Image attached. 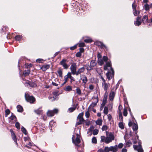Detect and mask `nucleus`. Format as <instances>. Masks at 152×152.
<instances>
[{"label":"nucleus","instance_id":"f257e3e1","mask_svg":"<svg viewBox=\"0 0 152 152\" xmlns=\"http://www.w3.org/2000/svg\"><path fill=\"white\" fill-rule=\"evenodd\" d=\"M108 68L110 69V70H109L108 72L106 73V75L107 78L109 80H110L114 76V70L111 67V64L110 62H107L104 66V70L109 69Z\"/></svg>","mask_w":152,"mask_h":152},{"label":"nucleus","instance_id":"f03ea898","mask_svg":"<svg viewBox=\"0 0 152 152\" xmlns=\"http://www.w3.org/2000/svg\"><path fill=\"white\" fill-rule=\"evenodd\" d=\"M80 130L79 128H77L75 129V132H76V137L75 140H74L75 137L73 136L72 137V142L75 143V145L77 146H79L78 144L80 142Z\"/></svg>","mask_w":152,"mask_h":152},{"label":"nucleus","instance_id":"7ed1b4c3","mask_svg":"<svg viewBox=\"0 0 152 152\" xmlns=\"http://www.w3.org/2000/svg\"><path fill=\"white\" fill-rule=\"evenodd\" d=\"M114 139V137L113 135L111 134H109L108 136L106 137H105L104 136H101V141L102 142H104L108 144L111 142Z\"/></svg>","mask_w":152,"mask_h":152},{"label":"nucleus","instance_id":"20e7f679","mask_svg":"<svg viewBox=\"0 0 152 152\" xmlns=\"http://www.w3.org/2000/svg\"><path fill=\"white\" fill-rule=\"evenodd\" d=\"M25 98L26 100L31 103H33L35 101V98L32 96H30L27 92L25 94Z\"/></svg>","mask_w":152,"mask_h":152},{"label":"nucleus","instance_id":"39448f33","mask_svg":"<svg viewBox=\"0 0 152 152\" xmlns=\"http://www.w3.org/2000/svg\"><path fill=\"white\" fill-rule=\"evenodd\" d=\"M58 111L57 109H55L52 110H48L47 113V115L49 117H52L54 114L57 113Z\"/></svg>","mask_w":152,"mask_h":152},{"label":"nucleus","instance_id":"423d86ee","mask_svg":"<svg viewBox=\"0 0 152 152\" xmlns=\"http://www.w3.org/2000/svg\"><path fill=\"white\" fill-rule=\"evenodd\" d=\"M108 60V58L106 56H104L102 59L99 58L98 60V62L99 64L100 65L102 66L104 64V62H106V63L109 61H107Z\"/></svg>","mask_w":152,"mask_h":152},{"label":"nucleus","instance_id":"0eeeda50","mask_svg":"<svg viewBox=\"0 0 152 152\" xmlns=\"http://www.w3.org/2000/svg\"><path fill=\"white\" fill-rule=\"evenodd\" d=\"M77 65L75 63L72 64L71 66L70 69L71 72L73 75H76V71Z\"/></svg>","mask_w":152,"mask_h":152},{"label":"nucleus","instance_id":"6e6552de","mask_svg":"<svg viewBox=\"0 0 152 152\" xmlns=\"http://www.w3.org/2000/svg\"><path fill=\"white\" fill-rule=\"evenodd\" d=\"M133 148L135 150L137 151L138 152H143V149L140 144L138 145H134Z\"/></svg>","mask_w":152,"mask_h":152},{"label":"nucleus","instance_id":"1a4fd4ad","mask_svg":"<svg viewBox=\"0 0 152 152\" xmlns=\"http://www.w3.org/2000/svg\"><path fill=\"white\" fill-rule=\"evenodd\" d=\"M66 60L65 59H63L60 62V64L65 69H67L69 66L66 64Z\"/></svg>","mask_w":152,"mask_h":152},{"label":"nucleus","instance_id":"9d476101","mask_svg":"<svg viewBox=\"0 0 152 152\" xmlns=\"http://www.w3.org/2000/svg\"><path fill=\"white\" fill-rule=\"evenodd\" d=\"M95 44L98 46H100L101 48H105L106 50H107V47L102 42L97 41L95 42Z\"/></svg>","mask_w":152,"mask_h":152},{"label":"nucleus","instance_id":"9b49d317","mask_svg":"<svg viewBox=\"0 0 152 152\" xmlns=\"http://www.w3.org/2000/svg\"><path fill=\"white\" fill-rule=\"evenodd\" d=\"M10 131L11 133L12 138L13 139L14 141L15 142L16 144L18 145V143L17 142L16 137L15 134L12 129H10Z\"/></svg>","mask_w":152,"mask_h":152},{"label":"nucleus","instance_id":"f8f14e48","mask_svg":"<svg viewBox=\"0 0 152 152\" xmlns=\"http://www.w3.org/2000/svg\"><path fill=\"white\" fill-rule=\"evenodd\" d=\"M83 113H80L77 117L78 120L79 121L82 123H83V122L85 121L84 120L83 117Z\"/></svg>","mask_w":152,"mask_h":152},{"label":"nucleus","instance_id":"ddd939ff","mask_svg":"<svg viewBox=\"0 0 152 152\" xmlns=\"http://www.w3.org/2000/svg\"><path fill=\"white\" fill-rule=\"evenodd\" d=\"M80 79L83 81V83L86 84L87 82V79L86 76L84 75H80Z\"/></svg>","mask_w":152,"mask_h":152},{"label":"nucleus","instance_id":"4468645a","mask_svg":"<svg viewBox=\"0 0 152 152\" xmlns=\"http://www.w3.org/2000/svg\"><path fill=\"white\" fill-rule=\"evenodd\" d=\"M85 70V68L84 67H83L79 69L77 71L76 75L77 76L79 74H80L81 73L83 72Z\"/></svg>","mask_w":152,"mask_h":152},{"label":"nucleus","instance_id":"2eb2a0df","mask_svg":"<svg viewBox=\"0 0 152 152\" xmlns=\"http://www.w3.org/2000/svg\"><path fill=\"white\" fill-rule=\"evenodd\" d=\"M102 84L104 90L106 92H107L109 84H107L105 82H102Z\"/></svg>","mask_w":152,"mask_h":152},{"label":"nucleus","instance_id":"dca6fc26","mask_svg":"<svg viewBox=\"0 0 152 152\" xmlns=\"http://www.w3.org/2000/svg\"><path fill=\"white\" fill-rule=\"evenodd\" d=\"M141 18L139 17H138L137 18L136 20L134 23V24L135 26H139L141 24Z\"/></svg>","mask_w":152,"mask_h":152},{"label":"nucleus","instance_id":"f3484780","mask_svg":"<svg viewBox=\"0 0 152 152\" xmlns=\"http://www.w3.org/2000/svg\"><path fill=\"white\" fill-rule=\"evenodd\" d=\"M96 71L99 74L100 77L102 81V82H105V81L104 79V78L102 76L101 74L100 73L102 72V70L100 69H96Z\"/></svg>","mask_w":152,"mask_h":152},{"label":"nucleus","instance_id":"a211bd4d","mask_svg":"<svg viewBox=\"0 0 152 152\" xmlns=\"http://www.w3.org/2000/svg\"><path fill=\"white\" fill-rule=\"evenodd\" d=\"M50 65L49 64H46L43 65L41 67V69L43 71H45L50 68Z\"/></svg>","mask_w":152,"mask_h":152},{"label":"nucleus","instance_id":"6ab92c4d","mask_svg":"<svg viewBox=\"0 0 152 152\" xmlns=\"http://www.w3.org/2000/svg\"><path fill=\"white\" fill-rule=\"evenodd\" d=\"M115 96V93L114 91H111L110 94L109 99L110 100L113 101Z\"/></svg>","mask_w":152,"mask_h":152},{"label":"nucleus","instance_id":"aec40b11","mask_svg":"<svg viewBox=\"0 0 152 152\" xmlns=\"http://www.w3.org/2000/svg\"><path fill=\"white\" fill-rule=\"evenodd\" d=\"M138 129V125L137 124L135 123H134L132 126V129L135 132V134H137V130Z\"/></svg>","mask_w":152,"mask_h":152},{"label":"nucleus","instance_id":"412c9836","mask_svg":"<svg viewBox=\"0 0 152 152\" xmlns=\"http://www.w3.org/2000/svg\"><path fill=\"white\" fill-rule=\"evenodd\" d=\"M98 102V99H96V102L92 103L89 107L88 109H92L95 106H96V104Z\"/></svg>","mask_w":152,"mask_h":152},{"label":"nucleus","instance_id":"4be33fe9","mask_svg":"<svg viewBox=\"0 0 152 152\" xmlns=\"http://www.w3.org/2000/svg\"><path fill=\"white\" fill-rule=\"evenodd\" d=\"M148 17L147 15L144 16L143 18L142 19V21L143 23H145L147 22H148V23H151V22L149 21L150 20L148 21Z\"/></svg>","mask_w":152,"mask_h":152},{"label":"nucleus","instance_id":"5701e85b","mask_svg":"<svg viewBox=\"0 0 152 152\" xmlns=\"http://www.w3.org/2000/svg\"><path fill=\"white\" fill-rule=\"evenodd\" d=\"M113 148V147H112L111 146L110 147H105L104 150V152H109L110 151H112L111 148Z\"/></svg>","mask_w":152,"mask_h":152},{"label":"nucleus","instance_id":"b1692460","mask_svg":"<svg viewBox=\"0 0 152 152\" xmlns=\"http://www.w3.org/2000/svg\"><path fill=\"white\" fill-rule=\"evenodd\" d=\"M25 84L28 85L31 87H35L37 86L35 83H31V82H26L25 83Z\"/></svg>","mask_w":152,"mask_h":152},{"label":"nucleus","instance_id":"393cba45","mask_svg":"<svg viewBox=\"0 0 152 152\" xmlns=\"http://www.w3.org/2000/svg\"><path fill=\"white\" fill-rule=\"evenodd\" d=\"M111 147H113V148H111L112 151L113 152H116L118 151V148L117 145H115L114 146H112Z\"/></svg>","mask_w":152,"mask_h":152},{"label":"nucleus","instance_id":"a878e982","mask_svg":"<svg viewBox=\"0 0 152 152\" xmlns=\"http://www.w3.org/2000/svg\"><path fill=\"white\" fill-rule=\"evenodd\" d=\"M17 111L18 112H22L23 111V109L22 107L20 105H18L17 107Z\"/></svg>","mask_w":152,"mask_h":152},{"label":"nucleus","instance_id":"bb28decb","mask_svg":"<svg viewBox=\"0 0 152 152\" xmlns=\"http://www.w3.org/2000/svg\"><path fill=\"white\" fill-rule=\"evenodd\" d=\"M96 63L95 62V60H92L91 61L90 65L93 68V67L95 66L96 65Z\"/></svg>","mask_w":152,"mask_h":152},{"label":"nucleus","instance_id":"cd10ccee","mask_svg":"<svg viewBox=\"0 0 152 152\" xmlns=\"http://www.w3.org/2000/svg\"><path fill=\"white\" fill-rule=\"evenodd\" d=\"M30 70L29 69H28L27 70H25L23 72V75L25 76H27L29 75L30 73Z\"/></svg>","mask_w":152,"mask_h":152},{"label":"nucleus","instance_id":"c85d7f7f","mask_svg":"<svg viewBox=\"0 0 152 152\" xmlns=\"http://www.w3.org/2000/svg\"><path fill=\"white\" fill-rule=\"evenodd\" d=\"M22 38V37L20 35H18L16 36L15 37V39L17 41H18L20 42L21 40V38Z\"/></svg>","mask_w":152,"mask_h":152},{"label":"nucleus","instance_id":"c756f323","mask_svg":"<svg viewBox=\"0 0 152 152\" xmlns=\"http://www.w3.org/2000/svg\"><path fill=\"white\" fill-rule=\"evenodd\" d=\"M57 73L59 77H62V71L61 69H59L57 71Z\"/></svg>","mask_w":152,"mask_h":152},{"label":"nucleus","instance_id":"7c9ffc66","mask_svg":"<svg viewBox=\"0 0 152 152\" xmlns=\"http://www.w3.org/2000/svg\"><path fill=\"white\" fill-rule=\"evenodd\" d=\"M84 66L86 67V69L87 70H90L93 69V68L90 65L86 64L84 65Z\"/></svg>","mask_w":152,"mask_h":152},{"label":"nucleus","instance_id":"2f4dec72","mask_svg":"<svg viewBox=\"0 0 152 152\" xmlns=\"http://www.w3.org/2000/svg\"><path fill=\"white\" fill-rule=\"evenodd\" d=\"M72 87L69 86H67L65 88L64 90L67 91H69L72 90Z\"/></svg>","mask_w":152,"mask_h":152},{"label":"nucleus","instance_id":"473e14b6","mask_svg":"<svg viewBox=\"0 0 152 152\" xmlns=\"http://www.w3.org/2000/svg\"><path fill=\"white\" fill-rule=\"evenodd\" d=\"M96 124L101 126L102 125V120L101 119L98 120L96 121Z\"/></svg>","mask_w":152,"mask_h":152},{"label":"nucleus","instance_id":"72a5a7b5","mask_svg":"<svg viewBox=\"0 0 152 152\" xmlns=\"http://www.w3.org/2000/svg\"><path fill=\"white\" fill-rule=\"evenodd\" d=\"M76 93L79 95H80L81 94V91L79 88H77L76 90Z\"/></svg>","mask_w":152,"mask_h":152},{"label":"nucleus","instance_id":"f704fd0d","mask_svg":"<svg viewBox=\"0 0 152 152\" xmlns=\"http://www.w3.org/2000/svg\"><path fill=\"white\" fill-rule=\"evenodd\" d=\"M132 145V143L130 141H127L126 143V147H129Z\"/></svg>","mask_w":152,"mask_h":152},{"label":"nucleus","instance_id":"c9c22d12","mask_svg":"<svg viewBox=\"0 0 152 152\" xmlns=\"http://www.w3.org/2000/svg\"><path fill=\"white\" fill-rule=\"evenodd\" d=\"M108 108L107 107H104V113L105 114L107 115L108 113Z\"/></svg>","mask_w":152,"mask_h":152},{"label":"nucleus","instance_id":"e433bc0d","mask_svg":"<svg viewBox=\"0 0 152 152\" xmlns=\"http://www.w3.org/2000/svg\"><path fill=\"white\" fill-rule=\"evenodd\" d=\"M21 130L22 132L25 134H27V131L25 128L22 126L21 128Z\"/></svg>","mask_w":152,"mask_h":152},{"label":"nucleus","instance_id":"4c0bfd02","mask_svg":"<svg viewBox=\"0 0 152 152\" xmlns=\"http://www.w3.org/2000/svg\"><path fill=\"white\" fill-rule=\"evenodd\" d=\"M92 142L93 143L96 144L97 143V139L96 138L94 137L92 139Z\"/></svg>","mask_w":152,"mask_h":152},{"label":"nucleus","instance_id":"58836bf2","mask_svg":"<svg viewBox=\"0 0 152 152\" xmlns=\"http://www.w3.org/2000/svg\"><path fill=\"white\" fill-rule=\"evenodd\" d=\"M99 132V130L97 129H94L93 132V134L94 135H97Z\"/></svg>","mask_w":152,"mask_h":152},{"label":"nucleus","instance_id":"ea45409f","mask_svg":"<svg viewBox=\"0 0 152 152\" xmlns=\"http://www.w3.org/2000/svg\"><path fill=\"white\" fill-rule=\"evenodd\" d=\"M94 127L93 126H91L89 129H88V130L87 132L88 133L90 132L91 133V132L92 131V130L94 129Z\"/></svg>","mask_w":152,"mask_h":152},{"label":"nucleus","instance_id":"a19ab883","mask_svg":"<svg viewBox=\"0 0 152 152\" xmlns=\"http://www.w3.org/2000/svg\"><path fill=\"white\" fill-rule=\"evenodd\" d=\"M84 41L86 43H89L92 42V41L91 38H89L88 39H85L84 40Z\"/></svg>","mask_w":152,"mask_h":152},{"label":"nucleus","instance_id":"79ce46f5","mask_svg":"<svg viewBox=\"0 0 152 152\" xmlns=\"http://www.w3.org/2000/svg\"><path fill=\"white\" fill-rule=\"evenodd\" d=\"M119 118L120 120L123 121V117L121 111L119 112Z\"/></svg>","mask_w":152,"mask_h":152},{"label":"nucleus","instance_id":"37998d69","mask_svg":"<svg viewBox=\"0 0 152 152\" xmlns=\"http://www.w3.org/2000/svg\"><path fill=\"white\" fill-rule=\"evenodd\" d=\"M33 144V143L32 142H29L28 144L26 145V147L28 148H30L32 146Z\"/></svg>","mask_w":152,"mask_h":152},{"label":"nucleus","instance_id":"c03bdc74","mask_svg":"<svg viewBox=\"0 0 152 152\" xmlns=\"http://www.w3.org/2000/svg\"><path fill=\"white\" fill-rule=\"evenodd\" d=\"M55 125V122L54 121H51L49 123V125L52 128V126Z\"/></svg>","mask_w":152,"mask_h":152},{"label":"nucleus","instance_id":"a18cd8bd","mask_svg":"<svg viewBox=\"0 0 152 152\" xmlns=\"http://www.w3.org/2000/svg\"><path fill=\"white\" fill-rule=\"evenodd\" d=\"M42 110L40 109H38L37 110H35V112L37 114H40L42 112Z\"/></svg>","mask_w":152,"mask_h":152},{"label":"nucleus","instance_id":"49530a36","mask_svg":"<svg viewBox=\"0 0 152 152\" xmlns=\"http://www.w3.org/2000/svg\"><path fill=\"white\" fill-rule=\"evenodd\" d=\"M144 7L145 8V9L146 10H148L149 8L150 7V5L149 6L148 4H145L144 5Z\"/></svg>","mask_w":152,"mask_h":152},{"label":"nucleus","instance_id":"de8ad7c7","mask_svg":"<svg viewBox=\"0 0 152 152\" xmlns=\"http://www.w3.org/2000/svg\"><path fill=\"white\" fill-rule=\"evenodd\" d=\"M119 126L122 129L124 128V125L122 122H120L119 123Z\"/></svg>","mask_w":152,"mask_h":152},{"label":"nucleus","instance_id":"09e8293b","mask_svg":"<svg viewBox=\"0 0 152 152\" xmlns=\"http://www.w3.org/2000/svg\"><path fill=\"white\" fill-rule=\"evenodd\" d=\"M64 81L63 83L64 84L66 83L67 82L68 79V77L66 75L64 76Z\"/></svg>","mask_w":152,"mask_h":152},{"label":"nucleus","instance_id":"8fccbe9b","mask_svg":"<svg viewBox=\"0 0 152 152\" xmlns=\"http://www.w3.org/2000/svg\"><path fill=\"white\" fill-rule=\"evenodd\" d=\"M127 110L126 108L124 109V112H123V115H124L125 116H127Z\"/></svg>","mask_w":152,"mask_h":152},{"label":"nucleus","instance_id":"3c124183","mask_svg":"<svg viewBox=\"0 0 152 152\" xmlns=\"http://www.w3.org/2000/svg\"><path fill=\"white\" fill-rule=\"evenodd\" d=\"M133 12L134 16H136L138 15L139 13V12L138 11H137L136 10H133Z\"/></svg>","mask_w":152,"mask_h":152},{"label":"nucleus","instance_id":"603ef678","mask_svg":"<svg viewBox=\"0 0 152 152\" xmlns=\"http://www.w3.org/2000/svg\"><path fill=\"white\" fill-rule=\"evenodd\" d=\"M76 108V107H71L69 109V110L70 112H72L73 111H74L75 109Z\"/></svg>","mask_w":152,"mask_h":152},{"label":"nucleus","instance_id":"864d4df0","mask_svg":"<svg viewBox=\"0 0 152 152\" xmlns=\"http://www.w3.org/2000/svg\"><path fill=\"white\" fill-rule=\"evenodd\" d=\"M9 118L12 120H14V121H15L16 120V117L15 115H12Z\"/></svg>","mask_w":152,"mask_h":152},{"label":"nucleus","instance_id":"5fc2aeb1","mask_svg":"<svg viewBox=\"0 0 152 152\" xmlns=\"http://www.w3.org/2000/svg\"><path fill=\"white\" fill-rule=\"evenodd\" d=\"M107 129V126L106 125H104L102 126V129L103 131L106 130Z\"/></svg>","mask_w":152,"mask_h":152},{"label":"nucleus","instance_id":"6e6d98bb","mask_svg":"<svg viewBox=\"0 0 152 152\" xmlns=\"http://www.w3.org/2000/svg\"><path fill=\"white\" fill-rule=\"evenodd\" d=\"M77 44L75 45L74 46L70 47V48L71 50H73L77 48Z\"/></svg>","mask_w":152,"mask_h":152},{"label":"nucleus","instance_id":"4d7b16f0","mask_svg":"<svg viewBox=\"0 0 152 152\" xmlns=\"http://www.w3.org/2000/svg\"><path fill=\"white\" fill-rule=\"evenodd\" d=\"M15 126L18 129H20V124L18 122H17L15 123Z\"/></svg>","mask_w":152,"mask_h":152},{"label":"nucleus","instance_id":"13d9d810","mask_svg":"<svg viewBox=\"0 0 152 152\" xmlns=\"http://www.w3.org/2000/svg\"><path fill=\"white\" fill-rule=\"evenodd\" d=\"M72 73L70 72H68L67 75H66L68 77V78H71V77H72Z\"/></svg>","mask_w":152,"mask_h":152},{"label":"nucleus","instance_id":"bf43d9fd","mask_svg":"<svg viewBox=\"0 0 152 152\" xmlns=\"http://www.w3.org/2000/svg\"><path fill=\"white\" fill-rule=\"evenodd\" d=\"M85 116L87 118H88L90 116V114L88 111H87L86 112Z\"/></svg>","mask_w":152,"mask_h":152},{"label":"nucleus","instance_id":"052dcab7","mask_svg":"<svg viewBox=\"0 0 152 152\" xmlns=\"http://www.w3.org/2000/svg\"><path fill=\"white\" fill-rule=\"evenodd\" d=\"M76 56L78 57H80L81 56V53H80V52H77L75 55Z\"/></svg>","mask_w":152,"mask_h":152},{"label":"nucleus","instance_id":"680f3d73","mask_svg":"<svg viewBox=\"0 0 152 152\" xmlns=\"http://www.w3.org/2000/svg\"><path fill=\"white\" fill-rule=\"evenodd\" d=\"M123 144L121 143H120L117 146L118 148H121L123 147Z\"/></svg>","mask_w":152,"mask_h":152},{"label":"nucleus","instance_id":"e2e57ef3","mask_svg":"<svg viewBox=\"0 0 152 152\" xmlns=\"http://www.w3.org/2000/svg\"><path fill=\"white\" fill-rule=\"evenodd\" d=\"M10 113V111L9 109H7L5 111L6 116L7 117V115H9Z\"/></svg>","mask_w":152,"mask_h":152},{"label":"nucleus","instance_id":"0e129e2a","mask_svg":"<svg viewBox=\"0 0 152 152\" xmlns=\"http://www.w3.org/2000/svg\"><path fill=\"white\" fill-rule=\"evenodd\" d=\"M85 44L84 42H80L79 43V47H83L85 46Z\"/></svg>","mask_w":152,"mask_h":152},{"label":"nucleus","instance_id":"69168bd1","mask_svg":"<svg viewBox=\"0 0 152 152\" xmlns=\"http://www.w3.org/2000/svg\"><path fill=\"white\" fill-rule=\"evenodd\" d=\"M132 7L133 9V10H136V4L134 3L132 4Z\"/></svg>","mask_w":152,"mask_h":152},{"label":"nucleus","instance_id":"338daca9","mask_svg":"<svg viewBox=\"0 0 152 152\" xmlns=\"http://www.w3.org/2000/svg\"><path fill=\"white\" fill-rule=\"evenodd\" d=\"M43 60L42 59L39 58L36 60V62L38 63H42Z\"/></svg>","mask_w":152,"mask_h":152},{"label":"nucleus","instance_id":"774afa93","mask_svg":"<svg viewBox=\"0 0 152 152\" xmlns=\"http://www.w3.org/2000/svg\"><path fill=\"white\" fill-rule=\"evenodd\" d=\"M106 103V101L105 100H103L102 102V103L101 105H102V106H104Z\"/></svg>","mask_w":152,"mask_h":152}]
</instances>
